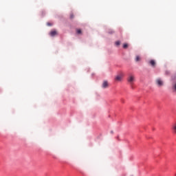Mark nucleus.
Wrapping results in <instances>:
<instances>
[{
  "instance_id": "obj_6",
  "label": "nucleus",
  "mask_w": 176,
  "mask_h": 176,
  "mask_svg": "<svg viewBox=\"0 0 176 176\" xmlns=\"http://www.w3.org/2000/svg\"><path fill=\"white\" fill-rule=\"evenodd\" d=\"M172 89L174 91L176 92V82L173 84Z\"/></svg>"
},
{
  "instance_id": "obj_3",
  "label": "nucleus",
  "mask_w": 176,
  "mask_h": 176,
  "mask_svg": "<svg viewBox=\"0 0 176 176\" xmlns=\"http://www.w3.org/2000/svg\"><path fill=\"white\" fill-rule=\"evenodd\" d=\"M122 78H123V74H120V75H118L116 76V80L117 82H120Z\"/></svg>"
},
{
  "instance_id": "obj_11",
  "label": "nucleus",
  "mask_w": 176,
  "mask_h": 176,
  "mask_svg": "<svg viewBox=\"0 0 176 176\" xmlns=\"http://www.w3.org/2000/svg\"><path fill=\"white\" fill-rule=\"evenodd\" d=\"M52 35V36H54V35H56V34H51Z\"/></svg>"
},
{
  "instance_id": "obj_10",
  "label": "nucleus",
  "mask_w": 176,
  "mask_h": 176,
  "mask_svg": "<svg viewBox=\"0 0 176 176\" xmlns=\"http://www.w3.org/2000/svg\"><path fill=\"white\" fill-rule=\"evenodd\" d=\"M120 45V41H116V45L119 46Z\"/></svg>"
},
{
  "instance_id": "obj_9",
  "label": "nucleus",
  "mask_w": 176,
  "mask_h": 176,
  "mask_svg": "<svg viewBox=\"0 0 176 176\" xmlns=\"http://www.w3.org/2000/svg\"><path fill=\"white\" fill-rule=\"evenodd\" d=\"M123 47L124 49H127V47H129V45L127 43H125L123 45Z\"/></svg>"
},
{
  "instance_id": "obj_1",
  "label": "nucleus",
  "mask_w": 176,
  "mask_h": 176,
  "mask_svg": "<svg viewBox=\"0 0 176 176\" xmlns=\"http://www.w3.org/2000/svg\"><path fill=\"white\" fill-rule=\"evenodd\" d=\"M155 83L158 87H162L164 85V82L162 81V78H157L155 80Z\"/></svg>"
},
{
  "instance_id": "obj_7",
  "label": "nucleus",
  "mask_w": 176,
  "mask_h": 176,
  "mask_svg": "<svg viewBox=\"0 0 176 176\" xmlns=\"http://www.w3.org/2000/svg\"><path fill=\"white\" fill-rule=\"evenodd\" d=\"M172 129H173V132L175 133V134H176V124H174L173 125Z\"/></svg>"
},
{
  "instance_id": "obj_4",
  "label": "nucleus",
  "mask_w": 176,
  "mask_h": 176,
  "mask_svg": "<svg viewBox=\"0 0 176 176\" xmlns=\"http://www.w3.org/2000/svg\"><path fill=\"white\" fill-rule=\"evenodd\" d=\"M109 85H108V81H104L102 85V87L103 89H107Z\"/></svg>"
},
{
  "instance_id": "obj_5",
  "label": "nucleus",
  "mask_w": 176,
  "mask_h": 176,
  "mask_svg": "<svg viewBox=\"0 0 176 176\" xmlns=\"http://www.w3.org/2000/svg\"><path fill=\"white\" fill-rule=\"evenodd\" d=\"M149 64L150 65L155 67L156 65V62L155 61V60H151L149 61Z\"/></svg>"
},
{
  "instance_id": "obj_2",
  "label": "nucleus",
  "mask_w": 176,
  "mask_h": 176,
  "mask_svg": "<svg viewBox=\"0 0 176 176\" xmlns=\"http://www.w3.org/2000/svg\"><path fill=\"white\" fill-rule=\"evenodd\" d=\"M127 80H128V82H129V83H133V82H134V80H135V77H134V76H133V75H129V77H128V78H127Z\"/></svg>"
},
{
  "instance_id": "obj_8",
  "label": "nucleus",
  "mask_w": 176,
  "mask_h": 176,
  "mask_svg": "<svg viewBox=\"0 0 176 176\" xmlns=\"http://www.w3.org/2000/svg\"><path fill=\"white\" fill-rule=\"evenodd\" d=\"M141 60V58L140 57V56H136L135 57V61L136 62H138Z\"/></svg>"
}]
</instances>
